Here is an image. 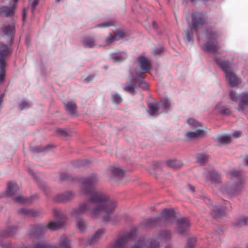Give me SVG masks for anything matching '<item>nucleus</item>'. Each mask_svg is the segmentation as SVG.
Listing matches in <instances>:
<instances>
[{"label": "nucleus", "instance_id": "nucleus-11", "mask_svg": "<svg viewBox=\"0 0 248 248\" xmlns=\"http://www.w3.org/2000/svg\"><path fill=\"white\" fill-rule=\"evenodd\" d=\"M134 234L135 231L132 230L123 236L119 237L114 243L111 244V247L112 248H126V244L132 239Z\"/></svg>", "mask_w": 248, "mask_h": 248}, {"label": "nucleus", "instance_id": "nucleus-32", "mask_svg": "<svg viewBox=\"0 0 248 248\" xmlns=\"http://www.w3.org/2000/svg\"><path fill=\"white\" fill-rule=\"evenodd\" d=\"M127 57V54L125 52H121L112 57L114 62H120L125 60Z\"/></svg>", "mask_w": 248, "mask_h": 248}, {"label": "nucleus", "instance_id": "nucleus-23", "mask_svg": "<svg viewBox=\"0 0 248 248\" xmlns=\"http://www.w3.org/2000/svg\"><path fill=\"white\" fill-rule=\"evenodd\" d=\"M204 131L201 129H198L196 131H187L186 133V138L187 140L192 138H196L203 136Z\"/></svg>", "mask_w": 248, "mask_h": 248}, {"label": "nucleus", "instance_id": "nucleus-46", "mask_svg": "<svg viewBox=\"0 0 248 248\" xmlns=\"http://www.w3.org/2000/svg\"><path fill=\"white\" fill-rule=\"evenodd\" d=\"M163 51V47L159 46L158 47H155L153 50V54L155 56L160 55Z\"/></svg>", "mask_w": 248, "mask_h": 248}, {"label": "nucleus", "instance_id": "nucleus-55", "mask_svg": "<svg viewBox=\"0 0 248 248\" xmlns=\"http://www.w3.org/2000/svg\"><path fill=\"white\" fill-rule=\"evenodd\" d=\"M93 79V77L91 76V77H88L86 78H85V81L86 82L88 83V82H89Z\"/></svg>", "mask_w": 248, "mask_h": 248}, {"label": "nucleus", "instance_id": "nucleus-63", "mask_svg": "<svg viewBox=\"0 0 248 248\" xmlns=\"http://www.w3.org/2000/svg\"><path fill=\"white\" fill-rule=\"evenodd\" d=\"M61 0H56V2H59Z\"/></svg>", "mask_w": 248, "mask_h": 248}, {"label": "nucleus", "instance_id": "nucleus-40", "mask_svg": "<svg viewBox=\"0 0 248 248\" xmlns=\"http://www.w3.org/2000/svg\"><path fill=\"white\" fill-rule=\"evenodd\" d=\"M114 35L116 40H118L125 36V33L122 31H116L114 32Z\"/></svg>", "mask_w": 248, "mask_h": 248}, {"label": "nucleus", "instance_id": "nucleus-13", "mask_svg": "<svg viewBox=\"0 0 248 248\" xmlns=\"http://www.w3.org/2000/svg\"><path fill=\"white\" fill-rule=\"evenodd\" d=\"M18 0L16 2L14 0V3L11 6H2L0 7V16H3L5 17L12 16L15 15V10L16 7V4Z\"/></svg>", "mask_w": 248, "mask_h": 248}, {"label": "nucleus", "instance_id": "nucleus-25", "mask_svg": "<svg viewBox=\"0 0 248 248\" xmlns=\"http://www.w3.org/2000/svg\"><path fill=\"white\" fill-rule=\"evenodd\" d=\"M77 229L81 232H84L87 227V222L81 218H78L76 221Z\"/></svg>", "mask_w": 248, "mask_h": 248}, {"label": "nucleus", "instance_id": "nucleus-45", "mask_svg": "<svg viewBox=\"0 0 248 248\" xmlns=\"http://www.w3.org/2000/svg\"><path fill=\"white\" fill-rule=\"evenodd\" d=\"M53 214L54 216L58 218H60L62 219L63 218V216L62 214L61 211L58 209L54 210Z\"/></svg>", "mask_w": 248, "mask_h": 248}, {"label": "nucleus", "instance_id": "nucleus-7", "mask_svg": "<svg viewBox=\"0 0 248 248\" xmlns=\"http://www.w3.org/2000/svg\"><path fill=\"white\" fill-rule=\"evenodd\" d=\"M207 41L206 44L202 46V49L206 52L217 53L220 48L217 39L220 35L219 32L209 31L206 33Z\"/></svg>", "mask_w": 248, "mask_h": 248}, {"label": "nucleus", "instance_id": "nucleus-60", "mask_svg": "<svg viewBox=\"0 0 248 248\" xmlns=\"http://www.w3.org/2000/svg\"><path fill=\"white\" fill-rule=\"evenodd\" d=\"M77 162L78 163V166H81L82 165V163H81V161L80 160H78V161H77Z\"/></svg>", "mask_w": 248, "mask_h": 248}, {"label": "nucleus", "instance_id": "nucleus-15", "mask_svg": "<svg viewBox=\"0 0 248 248\" xmlns=\"http://www.w3.org/2000/svg\"><path fill=\"white\" fill-rule=\"evenodd\" d=\"M190 226L188 219L183 217L177 220V231L180 234H184Z\"/></svg>", "mask_w": 248, "mask_h": 248}, {"label": "nucleus", "instance_id": "nucleus-29", "mask_svg": "<svg viewBox=\"0 0 248 248\" xmlns=\"http://www.w3.org/2000/svg\"><path fill=\"white\" fill-rule=\"evenodd\" d=\"M225 213V208L224 207H215L212 210L211 215L215 218H217L222 216Z\"/></svg>", "mask_w": 248, "mask_h": 248}, {"label": "nucleus", "instance_id": "nucleus-58", "mask_svg": "<svg viewBox=\"0 0 248 248\" xmlns=\"http://www.w3.org/2000/svg\"><path fill=\"white\" fill-rule=\"evenodd\" d=\"M245 163L246 165L248 166V155H247L245 157Z\"/></svg>", "mask_w": 248, "mask_h": 248}, {"label": "nucleus", "instance_id": "nucleus-52", "mask_svg": "<svg viewBox=\"0 0 248 248\" xmlns=\"http://www.w3.org/2000/svg\"><path fill=\"white\" fill-rule=\"evenodd\" d=\"M26 15H27V11L25 9H24L23 10V13H22L23 20H25Z\"/></svg>", "mask_w": 248, "mask_h": 248}, {"label": "nucleus", "instance_id": "nucleus-8", "mask_svg": "<svg viewBox=\"0 0 248 248\" xmlns=\"http://www.w3.org/2000/svg\"><path fill=\"white\" fill-rule=\"evenodd\" d=\"M137 85L144 89H147V83L144 80V78L142 76L141 73L136 72V76L132 77V80L130 83L127 85L123 86V88L125 91L133 93L137 88Z\"/></svg>", "mask_w": 248, "mask_h": 248}, {"label": "nucleus", "instance_id": "nucleus-30", "mask_svg": "<svg viewBox=\"0 0 248 248\" xmlns=\"http://www.w3.org/2000/svg\"><path fill=\"white\" fill-rule=\"evenodd\" d=\"M158 105L159 108L163 109L162 112H167L170 106V103L169 100L164 99L159 102Z\"/></svg>", "mask_w": 248, "mask_h": 248}, {"label": "nucleus", "instance_id": "nucleus-6", "mask_svg": "<svg viewBox=\"0 0 248 248\" xmlns=\"http://www.w3.org/2000/svg\"><path fill=\"white\" fill-rule=\"evenodd\" d=\"M64 222L62 221H51L46 226L44 224H37L31 227L29 234L31 236H38L43 233L47 229L51 231H55L62 228Z\"/></svg>", "mask_w": 248, "mask_h": 248}, {"label": "nucleus", "instance_id": "nucleus-42", "mask_svg": "<svg viewBox=\"0 0 248 248\" xmlns=\"http://www.w3.org/2000/svg\"><path fill=\"white\" fill-rule=\"evenodd\" d=\"M114 25V22L112 20L106 22H104L102 24H99L96 27L98 28H107Z\"/></svg>", "mask_w": 248, "mask_h": 248}, {"label": "nucleus", "instance_id": "nucleus-59", "mask_svg": "<svg viewBox=\"0 0 248 248\" xmlns=\"http://www.w3.org/2000/svg\"><path fill=\"white\" fill-rule=\"evenodd\" d=\"M58 131L61 134H62V135H65L66 134V132L65 131H64L63 130H59Z\"/></svg>", "mask_w": 248, "mask_h": 248}, {"label": "nucleus", "instance_id": "nucleus-50", "mask_svg": "<svg viewBox=\"0 0 248 248\" xmlns=\"http://www.w3.org/2000/svg\"><path fill=\"white\" fill-rule=\"evenodd\" d=\"M167 164L171 167H174L176 165L175 161L174 160H169L167 162Z\"/></svg>", "mask_w": 248, "mask_h": 248}, {"label": "nucleus", "instance_id": "nucleus-24", "mask_svg": "<svg viewBox=\"0 0 248 248\" xmlns=\"http://www.w3.org/2000/svg\"><path fill=\"white\" fill-rule=\"evenodd\" d=\"M74 197V195L71 192H68L64 194H60L57 196L56 201L58 202H67Z\"/></svg>", "mask_w": 248, "mask_h": 248}, {"label": "nucleus", "instance_id": "nucleus-62", "mask_svg": "<svg viewBox=\"0 0 248 248\" xmlns=\"http://www.w3.org/2000/svg\"><path fill=\"white\" fill-rule=\"evenodd\" d=\"M165 248H172L170 246H167Z\"/></svg>", "mask_w": 248, "mask_h": 248}, {"label": "nucleus", "instance_id": "nucleus-3", "mask_svg": "<svg viewBox=\"0 0 248 248\" xmlns=\"http://www.w3.org/2000/svg\"><path fill=\"white\" fill-rule=\"evenodd\" d=\"M231 181L222 186L221 191L230 196L236 195L244 190V181L241 177V172L233 170L230 172Z\"/></svg>", "mask_w": 248, "mask_h": 248}, {"label": "nucleus", "instance_id": "nucleus-19", "mask_svg": "<svg viewBox=\"0 0 248 248\" xmlns=\"http://www.w3.org/2000/svg\"><path fill=\"white\" fill-rule=\"evenodd\" d=\"M20 189V187L16 183L9 182L7 184L6 194L9 197H12L19 191Z\"/></svg>", "mask_w": 248, "mask_h": 248}, {"label": "nucleus", "instance_id": "nucleus-41", "mask_svg": "<svg viewBox=\"0 0 248 248\" xmlns=\"http://www.w3.org/2000/svg\"><path fill=\"white\" fill-rule=\"evenodd\" d=\"M111 97L112 101L114 103L119 104L122 101V97L117 93L112 94Z\"/></svg>", "mask_w": 248, "mask_h": 248}, {"label": "nucleus", "instance_id": "nucleus-44", "mask_svg": "<svg viewBox=\"0 0 248 248\" xmlns=\"http://www.w3.org/2000/svg\"><path fill=\"white\" fill-rule=\"evenodd\" d=\"M115 35H112L110 34L108 36L106 39V43L107 45L110 44L114 41H116Z\"/></svg>", "mask_w": 248, "mask_h": 248}, {"label": "nucleus", "instance_id": "nucleus-17", "mask_svg": "<svg viewBox=\"0 0 248 248\" xmlns=\"http://www.w3.org/2000/svg\"><path fill=\"white\" fill-rule=\"evenodd\" d=\"M225 74L229 84L231 87H234L240 84V79L234 73L231 71Z\"/></svg>", "mask_w": 248, "mask_h": 248}, {"label": "nucleus", "instance_id": "nucleus-37", "mask_svg": "<svg viewBox=\"0 0 248 248\" xmlns=\"http://www.w3.org/2000/svg\"><path fill=\"white\" fill-rule=\"evenodd\" d=\"M248 224V217H243L240 218L239 220H238L235 223V225L236 226H242L244 225H246Z\"/></svg>", "mask_w": 248, "mask_h": 248}, {"label": "nucleus", "instance_id": "nucleus-61", "mask_svg": "<svg viewBox=\"0 0 248 248\" xmlns=\"http://www.w3.org/2000/svg\"><path fill=\"white\" fill-rule=\"evenodd\" d=\"M153 28H156V27H155V26H156V23H155V22H154V21L153 22Z\"/></svg>", "mask_w": 248, "mask_h": 248}, {"label": "nucleus", "instance_id": "nucleus-35", "mask_svg": "<svg viewBox=\"0 0 248 248\" xmlns=\"http://www.w3.org/2000/svg\"><path fill=\"white\" fill-rule=\"evenodd\" d=\"M197 240L196 238H189L188 239L185 248H194Z\"/></svg>", "mask_w": 248, "mask_h": 248}, {"label": "nucleus", "instance_id": "nucleus-16", "mask_svg": "<svg viewBox=\"0 0 248 248\" xmlns=\"http://www.w3.org/2000/svg\"><path fill=\"white\" fill-rule=\"evenodd\" d=\"M139 65L144 72H148L151 68V63L146 57L140 56L138 59Z\"/></svg>", "mask_w": 248, "mask_h": 248}, {"label": "nucleus", "instance_id": "nucleus-2", "mask_svg": "<svg viewBox=\"0 0 248 248\" xmlns=\"http://www.w3.org/2000/svg\"><path fill=\"white\" fill-rule=\"evenodd\" d=\"M0 32L2 35L7 36L9 40L7 44L0 43V64H6V61L12 52L11 45L15 33L14 26L13 24H4L0 29Z\"/></svg>", "mask_w": 248, "mask_h": 248}, {"label": "nucleus", "instance_id": "nucleus-39", "mask_svg": "<svg viewBox=\"0 0 248 248\" xmlns=\"http://www.w3.org/2000/svg\"><path fill=\"white\" fill-rule=\"evenodd\" d=\"M231 137L229 135H224L221 136L219 139L220 142L224 144H228L231 142Z\"/></svg>", "mask_w": 248, "mask_h": 248}, {"label": "nucleus", "instance_id": "nucleus-5", "mask_svg": "<svg viewBox=\"0 0 248 248\" xmlns=\"http://www.w3.org/2000/svg\"><path fill=\"white\" fill-rule=\"evenodd\" d=\"M176 217L175 212L173 209H164L162 210L161 217H155L144 219L141 226L144 228H151L159 224L162 218L166 220H174Z\"/></svg>", "mask_w": 248, "mask_h": 248}, {"label": "nucleus", "instance_id": "nucleus-1", "mask_svg": "<svg viewBox=\"0 0 248 248\" xmlns=\"http://www.w3.org/2000/svg\"><path fill=\"white\" fill-rule=\"evenodd\" d=\"M97 181L94 174L82 180L81 190L90 196L87 202L79 204L78 207L73 209L70 213L72 216L77 217L85 213L94 218H102L105 222L109 221L116 207V202L108 199L104 193L95 190L94 186Z\"/></svg>", "mask_w": 248, "mask_h": 248}, {"label": "nucleus", "instance_id": "nucleus-14", "mask_svg": "<svg viewBox=\"0 0 248 248\" xmlns=\"http://www.w3.org/2000/svg\"><path fill=\"white\" fill-rule=\"evenodd\" d=\"M105 231L101 229L97 230L94 234L92 237L88 241H85L84 239H80L79 240V244L81 245H91L93 243L97 242L104 233Z\"/></svg>", "mask_w": 248, "mask_h": 248}, {"label": "nucleus", "instance_id": "nucleus-51", "mask_svg": "<svg viewBox=\"0 0 248 248\" xmlns=\"http://www.w3.org/2000/svg\"><path fill=\"white\" fill-rule=\"evenodd\" d=\"M221 113L223 114L229 115L230 113V111L228 108H225L221 111Z\"/></svg>", "mask_w": 248, "mask_h": 248}, {"label": "nucleus", "instance_id": "nucleus-56", "mask_svg": "<svg viewBox=\"0 0 248 248\" xmlns=\"http://www.w3.org/2000/svg\"><path fill=\"white\" fill-rule=\"evenodd\" d=\"M1 246L3 248H10L11 247V244L9 243H8L6 245H4L2 244Z\"/></svg>", "mask_w": 248, "mask_h": 248}, {"label": "nucleus", "instance_id": "nucleus-36", "mask_svg": "<svg viewBox=\"0 0 248 248\" xmlns=\"http://www.w3.org/2000/svg\"><path fill=\"white\" fill-rule=\"evenodd\" d=\"M5 64H0V82H2L4 78L5 75Z\"/></svg>", "mask_w": 248, "mask_h": 248}, {"label": "nucleus", "instance_id": "nucleus-54", "mask_svg": "<svg viewBox=\"0 0 248 248\" xmlns=\"http://www.w3.org/2000/svg\"><path fill=\"white\" fill-rule=\"evenodd\" d=\"M38 4V0H34L32 4V9H33L36 5Z\"/></svg>", "mask_w": 248, "mask_h": 248}, {"label": "nucleus", "instance_id": "nucleus-47", "mask_svg": "<svg viewBox=\"0 0 248 248\" xmlns=\"http://www.w3.org/2000/svg\"><path fill=\"white\" fill-rule=\"evenodd\" d=\"M30 107V104L25 101H22L20 104V109L21 110L28 108Z\"/></svg>", "mask_w": 248, "mask_h": 248}, {"label": "nucleus", "instance_id": "nucleus-12", "mask_svg": "<svg viewBox=\"0 0 248 248\" xmlns=\"http://www.w3.org/2000/svg\"><path fill=\"white\" fill-rule=\"evenodd\" d=\"M159 243L155 239L145 241L140 240L137 242L132 248H159Z\"/></svg>", "mask_w": 248, "mask_h": 248}, {"label": "nucleus", "instance_id": "nucleus-48", "mask_svg": "<svg viewBox=\"0 0 248 248\" xmlns=\"http://www.w3.org/2000/svg\"><path fill=\"white\" fill-rule=\"evenodd\" d=\"M69 178V176L66 173H62L60 174V179L61 180H66Z\"/></svg>", "mask_w": 248, "mask_h": 248}, {"label": "nucleus", "instance_id": "nucleus-20", "mask_svg": "<svg viewBox=\"0 0 248 248\" xmlns=\"http://www.w3.org/2000/svg\"><path fill=\"white\" fill-rule=\"evenodd\" d=\"M215 61L223 70L225 74L231 72V67L232 64L229 61H223L219 59H216Z\"/></svg>", "mask_w": 248, "mask_h": 248}, {"label": "nucleus", "instance_id": "nucleus-34", "mask_svg": "<svg viewBox=\"0 0 248 248\" xmlns=\"http://www.w3.org/2000/svg\"><path fill=\"white\" fill-rule=\"evenodd\" d=\"M209 156L204 154H199L197 155V161L200 163H204L208 160Z\"/></svg>", "mask_w": 248, "mask_h": 248}, {"label": "nucleus", "instance_id": "nucleus-31", "mask_svg": "<svg viewBox=\"0 0 248 248\" xmlns=\"http://www.w3.org/2000/svg\"><path fill=\"white\" fill-rule=\"evenodd\" d=\"M20 213L26 216H35L37 214V212L33 209H29L27 208H21L20 209Z\"/></svg>", "mask_w": 248, "mask_h": 248}, {"label": "nucleus", "instance_id": "nucleus-9", "mask_svg": "<svg viewBox=\"0 0 248 248\" xmlns=\"http://www.w3.org/2000/svg\"><path fill=\"white\" fill-rule=\"evenodd\" d=\"M235 92L232 90L230 91L229 95L231 99L236 102L238 104V110L243 111L245 107L248 106V92H245L236 96Z\"/></svg>", "mask_w": 248, "mask_h": 248}, {"label": "nucleus", "instance_id": "nucleus-21", "mask_svg": "<svg viewBox=\"0 0 248 248\" xmlns=\"http://www.w3.org/2000/svg\"><path fill=\"white\" fill-rule=\"evenodd\" d=\"M65 108L71 115H75L77 113V105L73 101H69L64 103Z\"/></svg>", "mask_w": 248, "mask_h": 248}, {"label": "nucleus", "instance_id": "nucleus-18", "mask_svg": "<svg viewBox=\"0 0 248 248\" xmlns=\"http://www.w3.org/2000/svg\"><path fill=\"white\" fill-rule=\"evenodd\" d=\"M110 170L112 173V177L115 181H119L124 175V171L118 167H111L110 168Z\"/></svg>", "mask_w": 248, "mask_h": 248}, {"label": "nucleus", "instance_id": "nucleus-10", "mask_svg": "<svg viewBox=\"0 0 248 248\" xmlns=\"http://www.w3.org/2000/svg\"><path fill=\"white\" fill-rule=\"evenodd\" d=\"M31 248H71L70 242L65 236H62L58 246H50L43 241H39Z\"/></svg>", "mask_w": 248, "mask_h": 248}, {"label": "nucleus", "instance_id": "nucleus-33", "mask_svg": "<svg viewBox=\"0 0 248 248\" xmlns=\"http://www.w3.org/2000/svg\"><path fill=\"white\" fill-rule=\"evenodd\" d=\"M170 232L168 231H164L160 232L158 236V238L160 240H166L170 238Z\"/></svg>", "mask_w": 248, "mask_h": 248}, {"label": "nucleus", "instance_id": "nucleus-38", "mask_svg": "<svg viewBox=\"0 0 248 248\" xmlns=\"http://www.w3.org/2000/svg\"><path fill=\"white\" fill-rule=\"evenodd\" d=\"M187 123L188 125L194 127H200L201 126L200 123L194 119H189Z\"/></svg>", "mask_w": 248, "mask_h": 248}, {"label": "nucleus", "instance_id": "nucleus-53", "mask_svg": "<svg viewBox=\"0 0 248 248\" xmlns=\"http://www.w3.org/2000/svg\"><path fill=\"white\" fill-rule=\"evenodd\" d=\"M187 187L192 192H194V189H195V187L194 186H193L192 185H190V184H189L188 186H187Z\"/></svg>", "mask_w": 248, "mask_h": 248}, {"label": "nucleus", "instance_id": "nucleus-22", "mask_svg": "<svg viewBox=\"0 0 248 248\" xmlns=\"http://www.w3.org/2000/svg\"><path fill=\"white\" fill-rule=\"evenodd\" d=\"M17 230L18 229L17 227L13 226H8L5 230L1 232L0 237L12 236L17 232Z\"/></svg>", "mask_w": 248, "mask_h": 248}, {"label": "nucleus", "instance_id": "nucleus-43", "mask_svg": "<svg viewBox=\"0 0 248 248\" xmlns=\"http://www.w3.org/2000/svg\"><path fill=\"white\" fill-rule=\"evenodd\" d=\"M15 202L17 203H25L28 202L29 200L21 196L16 197L14 199Z\"/></svg>", "mask_w": 248, "mask_h": 248}, {"label": "nucleus", "instance_id": "nucleus-64", "mask_svg": "<svg viewBox=\"0 0 248 248\" xmlns=\"http://www.w3.org/2000/svg\"><path fill=\"white\" fill-rule=\"evenodd\" d=\"M192 2H194L195 0H190Z\"/></svg>", "mask_w": 248, "mask_h": 248}, {"label": "nucleus", "instance_id": "nucleus-57", "mask_svg": "<svg viewBox=\"0 0 248 248\" xmlns=\"http://www.w3.org/2000/svg\"><path fill=\"white\" fill-rule=\"evenodd\" d=\"M4 94H2L0 96V106L1 105L2 101H3V98L4 97Z\"/></svg>", "mask_w": 248, "mask_h": 248}, {"label": "nucleus", "instance_id": "nucleus-26", "mask_svg": "<svg viewBox=\"0 0 248 248\" xmlns=\"http://www.w3.org/2000/svg\"><path fill=\"white\" fill-rule=\"evenodd\" d=\"M208 179L211 181L212 183H219L221 180V177L219 174L214 171H211L208 173Z\"/></svg>", "mask_w": 248, "mask_h": 248}, {"label": "nucleus", "instance_id": "nucleus-28", "mask_svg": "<svg viewBox=\"0 0 248 248\" xmlns=\"http://www.w3.org/2000/svg\"><path fill=\"white\" fill-rule=\"evenodd\" d=\"M149 112L151 115L155 116L157 115V112L158 111L159 106L158 103H150L148 105Z\"/></svg>", "mask_w": 248, "mask_h": 248}, {"label": "nucleus", "instance_id": "nucleus-49", "mask_svg": "<svg viewBox=\"0 0 248 248\" xmlns=\"http://www.w3.org/2000/svg\"><path fill=\"white\" fill-rule=\"evenodd\" d=\"M241 134V132L240 131H235L232 133V136L235 138H237L240 136Z\"/></svg>", "mask_w": 248, "mask_h": 248}, {"label": "nucleus", "instance_id": "nucleus-27", "mask_svg": "<svg viewBox=\"0 0 248 248\" xmlns=\"http://www.w3.org/2000/svg\"><path fill=\"white\" fill-rule=\"evenodd\" d=\"M82 43L85 47L89 48L94 47L96 45L94 39L91 37H87L85 38Z\"/></svg>", "mask_w": 248, "mask_h": 248}, {"label": "nucleus", "instance_id": "nucleus-4", "mask_svg": "<svg viewBox=\"0 0 248 248\" xmlns=\"http://www.w3.org/2000/svg\"><path fill=\"white\" fill-rule=\"evenodd\" d=\"M205 13L203 12H195L192 15V20L189 27L190 31H186V39L190 42L192 40V32H195L197 34L198 39L199 40L198 35L199 29L204 25L208 24Z\"/></svg>", "mask_w": 248, "mask_h": 248}]
</instances>
